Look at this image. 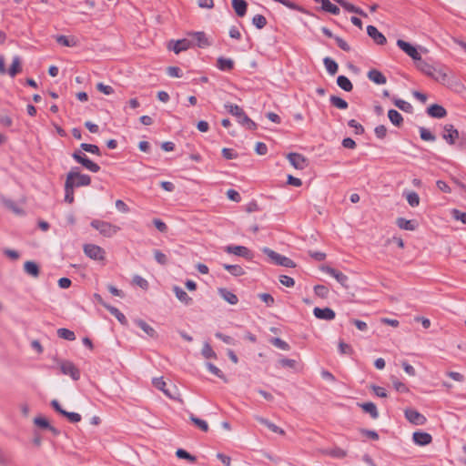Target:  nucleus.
Here are the masks:
<instances>
[{
  "label": "nucleus",
  "instance_id": "obj_1",
  "mask_svg": "<svg viewBox=\"0 0 466 466\" xmlns=\"http://www.w3.org/2000/svg\"><path fill=\"white\" fill-rule=\"evenodd\" d=\"M84 152L100 156V148L96 145L82 143L80 148L76 149L71 155L73 159L83 167L90 172L97 173L100 170L99 165L92 161Z\"/></svg>",
  "mask_w": 466,
  "mask_h": 466
},
{
  "label": "nucleus",
  "instance_id": "obj_2",
  "mask_svg": "<svg viewBox=\"0 0 466 466\" xmlns=\"http://www.w3.org/2000/svg\"><path fill=\"white\" fill-rule=\"evenodd\" d=\"M226 110L231 114L232 116H236L237 121L245 128L248 130H256L257 129V124L248 116V115L245 113L242 107H240L238 105L227 103L225 104Z\"/></svg>",
  "mask_w": 466,
  "mask_h": 466
},
{
  "label": "nucleus",
  "instance_id": "obj_3",
  "mask_svg": "<svg viewBox=\"0 0 466 466\" xmlns=\"http://www.w3.org/2000/svg\"><path fill=\"white\" fill-rule=\"evenodd\" d=\"M90 226L105 238H112L121 229L120 227L116 225L99 219H93Z\"/></svg>",
  "mask_w": 466,
  "mask_h": 466
},
{
  "label": "nucleus",
  "instance_id": "obj_4",
  "mask_svg": "<svg viewBox=\"0 0 466 466\" xmlns=\"http://www.w3.org/2000/svg\"><path fill=\"white\" fill-rule=\"evenodd\" d=\"M54 360L56 362L64 375L69 376L75 381L80 379V370L72 361L62 360L56 357L54 358Z\"/></svg>",
  "mask_w": 466,
  "mask_h": 466
},
{
  "label": "nucleus",
  "instance_id": "obj_5",
  "mask_svg": "<svg viewBox=\"0 0 466 466\" xmlns=\"http://www.w3.org/2000/svg\"><path fill=\"white\" fill-rule=\"evenodd\" d=\"M262 252L267 255L272 261L273 264L286 267V268H295V262L288 257H285L281 254L277 253L276 251L270 249L269 248H263Z\"/></svg>",
  "mask_w": 466,
  "mask_h": 466
},
{
  "label": "nucleus",
  "instance_id": "obj_6",
  "mask_svg": "<svg viewBox=\"0 0 466 466\" xmlns=\"http://www.w3.org/2000/svg\"><path fill=\"white\" fill-rule=\"evenodd\" d=\"M67 175H71L69 182L72 183L73 187H86L91 184V177L89 175L80 173L78 167H73Z\"/></svg>",
  "mask_w": 466,
  "mask_h": 466
},
{
  "label": "nucleus",
  "instance_id": "obj_7",
  "mask_svg": "<svg viewBox=\"0 0 466 466\" xmlns=\"http://www.w3.org/2000/svg\"><path fill=\"white\" fill-rule=\"evenodd\" d=\"M224 251L228 254H233L248 260H252L254 258L253 252L245 246L228 245L224 248Z\"/></svg>",
  "mask_w": 466,
  "mask_h": 466
},
{
  "label": "nucleus",
  "instance_id": "obj_8",
  "mask_svg": "<svg viewBox=\"0 0 466 466\" xmlns=\"http://www.w3.org/2000/svg\"><path fill=\"white\" fill-rule=\"evenodd\" d=\"M83 251L86 257L94 260H104L106 258L104 248L95 244H85Z\"/></svg>",
  "mask_w": 466,
  "mask_h": 466
},
{
  "label": "nucleus",
  "instance_id": "obj_9",
  "mask_svg": "<svg viewBox=\"0 0 466 466\" xmlns=\"http://www.w3.org/2000/svg\"><path fill=\"white\" fill-rule=\"evenodd\" d=\"M153 385L171 400H177V388L174 385L167 386L163 378H154L152 380Z\"/></svg>",
  "mask_w": 466,
  "mask_h": 466
},
{
  "label": "nucleus",
  "instance_id": "obj_10",
  "mask_svg": "<svg viewBox=\"0 0 466 466\" xmlns=\"http://www.w3.org/2000/svg\"><path fill=\"white\" fill-rule=\"evenodd\" d=\"M397 46L405 53L407 54L410 57H411L415 62L417 60H420V53L418 52L416 46H414L413 45H411L410 43L409 42H406L402 39H398L397 40Z\"/></svg>",
  "mask_w": 466,
  "mask_h": 466
},
{
  "label": "nucleus",
  "instance_id": "obj_11",
  "mask_svg": "<svg viewBox=\"0 0 466 466\" xmlns=\"http://www.w3.org/2000/svg\"><path fill=\"white\" fill-rule=\"evenodd\" d=\"M459 131L451 124H447L443 127L442 138L449 144L454 145L455 141L459 139Z\"/></svg>",
  "mask_w": 466,
  "mask_h": 466
},
{
  "label": "nucleus",
  "instance_id": "obj_12",
  "mask_svg": "<svg viewBox=\"0 0 466 466\" xmlns=\"http://www.w3.org/2000/svg\"><path fill=\"white\" fill-rule=\"evenodd\" d=\"M287 158L296 169L303 170L308 166L306 157L301 154L291 152L288 154Z\"/></svg>",
  "mask_w": 466,
  "mask_h": 466
},
{
  "label": "nucleus",
  "instance_id": "obj_13",
  "mask_svg": "<svg viewBox=\"0 0 466 466\" xmlns=\"http://www.w3.org/2000/svg\"><path fill=\"white\" fill-rule=\"evenodd\" d=\"M322 270L329 274V276L336 279V280L344 288H348V281L349 278L347 275L342 273L341 271H339L331 267L326 266L322 268Z\"/></svg>",
  "mask_w": 466,
  "mask_h": 466
},
{
  "label": "nucleus",
  "instance_id": "obj_14",
  "mask_svg": "<svg viewBox=\"0 0 466 466\" xmlns=\"http://www.w3.org/2000/svg\"><path fill=\"white\" fill-rule=\"evenodd\" d=\"M405 418L414 425H423L426 422L424 415L413 409L405 410Z\"/></svg>",
  "mask_w": 466,
  "mask_h": 466
},
{
  "label": "nucleus",
  "instance_id": "obj_15",
  "mask_svg": "<svg viewBox=\"0 0 466 466\" xmlns=\"http://www.w3.org/2000/svg\"><path fill=\"white\" fill-rule=\"evenodd\" d=\"M193 46L192 42L188 39L183 38L177 41H171L168 48L173 50L175 54H179L182 51L189 49Z\"/></svg>",
  "mask_w": 466,
  "mask_h": 466
},
{
  "label": "nucleus",
  "instance_id": "obj_16",
  "mask_svg": "<svg viewBox=\"0 0 466 466\" xmlns=\"http://www.w3.org/2000/svg\"><path fill=\"white\" fill-rule=\"evenodd\" d=\"M313 315L319 319L332 320L336 317L335 311L330 308H319L313 309Z\"/></svg>",
  "mask_w": 466,
  "mask_h": 466
},
{
  "label": "nucleus",
  "instance_id": "obj_17",
  "mask_svg": "<svg viewBox=\"0 0 466 466\" xmlns=\"http://www.w3.org/2000/svg\"><path fill=\"white\" fill-rule=\"evenodd\" d=\"M367 34L377 45L382 46L387 42L385 35L374 25L367 26Z\"/></svg>",
  "mask_w": 466,
  "mask_h": 466
},
{
  "label": "nucleus",
  "instance_id": "obj_18",
  "mask_svg": "<svg viewBox=\"0 0 466 466\" xmlns=\"http://www.w3.org/2000/svg\"><path fill=\"white\" fill-rule=\"evenodd\" d=\"M412 441L419 446H426L432 441V437L428 432L415 431L412 434Z\"/></svg>",
  "mask_w": 466,
  "mask_h": 466
},
{
  "label": "nucleus",
  "instance_id": "obj_19",
  "mask_svg": "<svg viewBox=\"0 0 466 466\" xmlns=\"http://www.w3.org/2000/svg\"><path fill=\"white\" fill-rule=\"evenodd\" d=\"M427 114L433 118H443L447 116V110L439 104H432L427 107Z\"/></svg>",
  "mask_w": 466,
  "mask_h": 466
},
{
  "label": "nucleus",
  "instance_id": "obj_20",
  "mask_svg": "<svg viewBox=\"0 0 466 466\" xmlns=\"http://www.w3.org/2000/svg\"><path fill=\"white\" fill-rule=\"evenodd\" d=\"M193 37V40L196 42V46L199 48H206L211 45L208 38L207 37L204 32H193L190 34Z\"/></svg>",
  "mask_w": 466,
  "mask_h": 466
},
{
  "label": "nucleus",
  "instance_id": "obj_21",
  "mask_svg": "<svg viewBox=\"0 0 466 466\" xmlns=\"http://www.w3.org/2000/svg\"><path fill=\"white\" fill-rule=\"evenodd\" d=\"M173 291L177 299L186 306H189L193 303L192 298L189 297L187 293L179 286H174Z\"/></svg>",
  "mask_w": 466,
  "mask_h": 466
},
{
  "label": "nucleus",
  "instance_id": "obj_22",
  "mask_svg": "<svg viewBox=\"0 0 466 466\" xmlns=\"http://www.w3.org/2000/svg\"><path fill=\"white\" fill-rule=\"evenodd\" d=\"M368 78L377 85H385L387 83L386 76L377 69H370L367 74Z\"/></svg>",
  "mask_w": 466,
  "mask_h": 466
},
{
  "label": "nucleus",
  "instance_id": "obj_23",
  "mask_svg": "<svg viewBox=\"0 0 466 466\" xmlns=\"http://www.w3.org/2000/svg\"><path fill=\"white\" fill-rule=\"evenodd\" d=\"M431 78L441 84L448 83L450 79L448 75V69L446 67H435V72H433Z\"/></svg>",
  "mask_w": 466,
  "mask_h": 466
},
{
  "label": "nucleus",
  "instance_id": "obj_24",
  "mask_svg": "<svg viewBox=\"0 0 466 466\" xmlns=\"http://www.w3.org/2000/svg\"><path fill=\"white\" fill-rule=\"evenodd\" d=\"M396 224L400 229L410 230V231L415 230L418 227V223L416 220H413V219L409 220L404 218H398L396 220Z\"/></svg>",
  "mask_w": 466,
  "mask_h": 466
},
{
  "label": "nucleus",
  "instance_id": "obj_25",
  "mask_svg": "<svg viewBox=\"0 0 466 466\" xmlns=\"http://www.w3.org/2000/svg\"><path fill=\"white\" fill-rule=\"evenodd\" d=\"M134 323L139 327L148 337L156 339L157 333L154 328L147 324L145 320L137 319L134 320Z\"/></svg>",
  "mask_w": 466,
  "mask_h": 466
},
{
  "label": "nucleus",
  "instance_id": "obj_26",
  "mask_svg": "<svg viewBox=\"0 0 466 466\" xmlns=\"http://www.w3.org/2000/svg\"><path fill=\"white\" fill-rule=\"evenodd\" d=\"M218 294L230 305H236L238 302L237 295L226 288L218 289Z\"/></svg>",
  "mask_w": 466,
  "mask_h": 466
},
{
  "label": "nucleus",
  "instance_id": "obj_27",
  "mask_svg": "<svg viewBox=\"0 0 466 466\" xmlns=\"http://www.w3.org/2000/svg\"><path fill=\"white\" fill-rule=\"evenodd\" d=\"M71 179V175H66V182H65V201L71 204L74 202V190L75 187H72V183L69 182Z\"/></svg>",
  "mask_w": 466,
  "mask_h": 466
},
{
  "label": "nucleus",
  "instance_id": "obj_28",
  "mask_svg": "<svg viewBox=\"0 0 466 466\" xmlns=\"http://www.w3.org/2000/svg\"><path fill=\"white\" fill-rule=\"evenodd\" d=\"M24 270L26 274H28L34 278H37L40 274L39 266L35 261H31V260L25 262Z\"/></svg>",
  "mask_w": 466,
  "mask_h": 466
},
{
  "label": "nucleus",
  "instance_id": "obj_29",
  "mask_svg": "<svg viewBox=\"0 0 466 466\" xmlns=\"http://www.w3.org/2000/svg\"><path fill=\"white\" fill-rule=\"evenodd\" d=\"M232 7L238 16L243 17L247 13L248 4L245 0H232Z\"/></svg>",
  "mask_w": 466,
  "mask_h": 466
},
{
  "label": "nucleus",
  "instance_id": "obj_30",
  "mask_svg": "<svg viewBox=\"0 0 466 466\" xmlns=\"http://www.w3.org/2000/svg\"><path fill=\"white\" fill-rule=\"evenodd\" d=\"M55 38H56V41L63 46L73 47L77 45V41L74 36H66L64 35H56Z\"/></svg>",
  "mask_w": 466,
  "mask_h": 466
},
{
  "label": "nucleus",
  "instance_id": "obj_31",
  "mask_svg": "<svg viewBox=\"0 0 466 466\" xmlns=\"http://www.w3.org/2000/svg\"><path fill=\"white\" fill-rule=\"evenodd\" d=\"M416 66L419 70H420L425 75L431 77L433 72H435V67L429 63L425 62L421 59V56L420 57V60L416 61Z\"/></svg>",
  "mask_w": 466,
  "mask_h": 466
},
{
  "label": "nucleus",
  "instance_id": "obj_32",
  "mask_svg": "<svg viewBox=\"0 0 466 466\" xmlns=\"http://www.w3.org/2000/svg\"><path fill=\"white\" fill-rule=\"evenodd\" d=\"M359 405L363 410V411L369 413L372 419L376 420L379 418L377 406L373 402H363Z\"/></svg>",
  "mask_w": 466,
  "mask_h": 466
},
{
  "label": "nucleus",
  "instance_id": "obj_33",
  "mask_svg": "<svg viewBox=\"0 0 466 466\" xmlns=\"http://www.w3.org/2000/svg\"><path fill=\"white\" fill-rule=\"evenodd\" d=\"M217 66L221 71H230L234 67V61L231 58L220 56L218 58Z\"/></svg>",
  "mask_w": 466,
  "mask_h": 466
},
{
  "label": "nucleus",
  "instance_id": "obj_34",
  "mask_svg": "<svg viewBox=\"0 0 466 466\" xmlns=\"http://www.w3.org/2000/svg\"><path fill=\"white\" fill-rule=\"evenodd\" d=\"M105 308L116 318V319L124 326L127 325V319L126 316L116 307L112 305H105Z\"/></svg>",
  "mask_w": 466,
  "mask_h": 466
},
{
  "label": "nucleus",
  "instance_id": "obj_35",
  "mask_svg": "<svg viewBox=\"0 0 466 466\" xmlns=\"http://www.w3.org/2000/svg\"><path fill=\"white\" fill-rule=\"evenodd\" d=\"M388 117L391 124L395 127H400L403 123V116L399 111L395 109H390L388 111Z\"/></svg>",
  "mask_w": 466,
  "mask_h": 466
},
{
  "label": "nucleus",
  "instance_id": "obj_36",
  "mask_svg": "<svg viewBox=\"0 0 466 466\" xmlns=\"http://www.w3.org/2000/svg\"><path fill=\"white\" fill-rule=\"evenodd\" d=\"M22 71L21 60L18 56L13 57L12 65L8 71H6L11 77H15L18 73Z\"/></svg>",
  "mask_w": 466,
  "mask_h": 466
},
{
  "label": "nucleus",
  "instance_id": "obj_37",
  "mask_svg": "<svg viewBox=\"0 0 466 466\" xmlns=\"http://www.w3.org/2000/svg\"><path fill=\"white\" fill-rule=\"evenodd\" d=\"M323 64L330 76H334L338 72L339 65L334 59L327 56L323 59Z\"/></svg>",
  "mask_w": 466,
  "mask_h": 466
},
{
  "label": "nucleus",
  "instance_id": "obj_38",
  "mask_svg": "<svg viewBox=\"0 0 466 466\" xmlns=\"http://www.w3.org/2000/svg\"><path fill=\"white\" fill-rule=\"evenodd\" d=\"M321 9L325 12L338 15L340 13V9L329 0H320Z\"/></svg>",
  "mask_w": 466,
  "mask_h": 466
},
{
  "label": "nucleus",
  "instance_id": "obj_39",
  "mask_svg": "<svg viewBox=\"0 0 466 466\" xmlns=\"http://www.w3.org/2000/svg\"><path fill=\"white\" fill-rule=\"evenodd\" d=\"M224 269L234 277H240L245 274L244 268L239 265L223 264Z\"/></svg>",
  "mask_w": 466,
  "mask_h": 466
},
{
  "label": "nucleus",
  "instance_id": "obj_40",
  "mask_svg": "<svg viewBox=\"0 0 466 466\" xmlns=\"http://www.w3.org/2000/svg\"><path fill=\"white\" fill-rule=\"evenodd\" d=\"M337 85L346 92H350L353 89L351 81L347 76L342 75L337 77Z\"/></svg>",
  "mask_w": 466,
  "mask_h": 466
},
{
  "label": "nucleus",
  "instance_id": "obj_41",
  "mask_svg": "<svg viewBox=\"0 0 466 466\" xmlns=\"http://www.w3.org/2000/svg\"><path fill=\"white\" fill-rule=\"evenodd\" d=\"M257 420L260 422L262 425L266 426L269 431L275 433L283 434L284 431L280 429L279 426L268 420V419L262 417H257Z\"/></svg>",
  "mask_w": 466,
  "mask_h": 466
},
{
  "label": "nucleus",
  "instance_id": "obj_42",
  "mask_svg": "<svg viewBox=\"0 0 466 466\" xmlns=\"http://www.w3.org/2000/svg\"><path fill=\"white\" fill-rule=\"evenodd\" d=\"M409 205L412 208L418 207L420 204V197L415 191L403 192Z\"/></svg>",
  "mask_w": 466,
  "mask_h": 466
},
{
  "label": "nucleus",
  "instance_id": "obj_43",
  "mask_svg": "<svg viewBox=\"0 0 466 466\" xmlns=\"http://www.w3.org/2000/svg\"><path fill=\"white\" fill-rule=\"evenodd\" d=\"M329 102L333 106L342 110L347 109L349 106V104L345 99L337 96H330Z\"/></svg>",
  "mask_w": 466,
  "mask_h": 466
},
{
  "label": "nucleus",
  "instance_id": "obj_44",
  "mask_svg": "<svg viewBox=\"0 0 466 466\" xmlns=\"http://www.w3.org/2000/svg\"><path fill=\"white\" fill-rule=\"evenodd\" d=\"M393 103L398 108H400V110H402L406 113L412 112V109H413L412 106L409 102H407L403 99L394 97Z\"/></svg>",
  "mask_w": 466,
  "mask_h": 466
},
{
  "label": "nucleus",
  "instance_id": "obj_45",
  "mask_svg": "<svg viewBox=\"0 0 466 466\" xmlns=\"http://www.w3.org/2000/svg\"><path fill=\"white\" fill-rule=\"evenodd\" d=\"M57 336L63 339L73 341L76 339L75 332L66 329V328H60L57 329Z\"/></svg>",
  "mask_w": 466,
  "mask_h": 466
},
{
  "label": "nucleus",
  "instance_id": "obj_46",
  "mask_svg": "<svg viewBox=\"0 0 466 466\" xmlns=\"http://www.w3.org/2000/svg\"><path fill=\"white\" fill-rule=\"evenodd\" d=\"M341 7H343L346 11H348L350 13H354V14L360 15L361 16H367V14L362 9H360L358 6H355L354 5H352L349 2L341 3Z\"/></svg>",
  "mask_w": 466,
  "mask_h": 466
},
{
  "label": "nucleus",
  "instance_id": "obj_47",
  "mask_svg": "<svg viewBox=\"0 0 466 466\" xmlns=\"http://www.w3.org/2000/svg\"><path fill=\"white\" fill-rule=\"evenodd\" d=\"M189 420L202 431L207 432L208 431V424L206 420L196 417L194 414H190Z\"/></svg>",
  "mask_w": 466,
  "mask_h": 466
},
{
  "label": "nucleus",
  "instance_id": "obj_48",
  "mask_svg": "<svg viewBox=\"0 0 466 466\" xmlns=\"http://www.w3.org/2000/svg\"><path fill=\"white\" fill-rule=\"evenodd\" d=\"M3 204L15 214L21 215L24 213L23 209L20 208L17 204L11 199L3 198Z\"/></svg>",
  "mask_w": 466,
  "mask_h": 466
},
{
  "label": "nucleus",
  "instance_id": "obj_49",
  "mask_svg": "<svg viewBox=\"0 0 466 466\" xmlns=\"http://www.w3.org/2000/svg\"><path fill=\"white\" fill-rule=\"evenodd\" d=\"M201 354L205 359H217V354L208 342L203 344Z\"/></svg>",
  "mask_w": 466,
  "mask_h": 466
},
{
  "label": "nucleus",
  "instance_id": "obj_50",
  "mask_svg": "<svg viewBox=\"0 0 466 466\" xmlns=\"http://www.w3.org/2000/svg\"><path fill=\"white\" fill-rule=\"evenodd\" d=\"M420 131V137L424 141H431L434 142L436 140V137L427 128L420 127L419 128Z\"/></svg>",
  "mask_w": 466,
  "mask_h": 466
},
{
  "label": "nucleus",
  "instance_id": "obj_51",
  "mask_svg": "<svg viewBox=\"0 0 466 466\" xmlns=\"http://www.w3.org/2000/svg\"><path fill=\"white\" fill-rule=\"evenodd\" d=\"M314 293L319 298L327 299L329 296V290L324 285H316V286H314Z\"/></svg>",
  "mask_w": 466,
  "mask_h": 466
},
{
  "label": "nucleus",
  "instance_id": "obj_52",
  "mask_svg": "<svg viewBox=\"0 0 466 466\" xmlns=\"http://www.w3.org/2000/svg\"><path fill=\"white\" fill-rule=\"evenodd\" d=\"M270 342L272 345H274L275 347H277L278 349H280L282 350H290V346L289 345V343H287L285 340H283L280 338H272L270 339Z\"/></svg>",
  "mask_w": 466,
  "mask_h": 466
},
{
  "label": "nucleus",
  "instance_id": "obj_53",
  "mask_svg": "<svg viewBox=\"0 0 466 466\" xmlns=\"http://www.w3.org/2000/svg\"><path fill=\"white\" fill-rule=\"evenodd\" d=\"M176 455L177 458L187 460L190 462H195L197 460L195 456L191 455L184 449H177L176 451Z\"/></svg>",
  "mask_w": 466,
  "mask_h": 466
},
{
  "label": "nucleus",
  "instance_id": "obj_54",
  "mask_svg": "<svg viewBox=\"0 0 466 466\" xmlns=\"http://www.w3.org/2000/svg\"><path fill=\"white\" fill-rule=\"evenodd\" d=\"M207 366V369L212 373L214 374L215 376H217L218 378L219 379H222L224 380V381H227V379L224 375V373L217 367L215 366L213 363L211 362H207L206 364Z\"/></svg>",
  "mask_w": 466,
  "mask_h": 466
},
{
  "label": "nucleus",
  "instance_id": "obj_55",
  "mask_svg": "<svg viewBox=\"0 0 466 466\" xmlns=\"http://www.w3.org/2000/svg\"><path fill=\"white\" fill-rule=\"evenodd\" d=\"M252 24L258 28L262 29L267 25V19L262 15H256L252 18Z\"/></svg>",
  "mask_w": 466,
  "mask_h": 466
},
{
  "label": "nucleus",
  "instance_id": "obj_56",
  "mask_svg": "<svg viewBox=\"0 0 466 466\" xmlns=\"http://www.w3.org/2000/svg\"><path fill=\"white\" fill-rule=\"evenodd\" d=\"M153 253H154V258H155L156 261H157L158 264H160V265H162V266H165V265H167V264L168 259H167V255H166V254H164L163 252H161V251H160V250H158V249H155V250L153 251Z\"/></svg>",
  "mask_w": 466,
  "mask_h": 466
},
{
  "label": "nucleus",
  "instance_id": "obj_57",
  "mask_svg": "<svg viewBox=\"0 0 466 466\" xmlns=\"http://www.w3.org/2000/svg\"><path fill=\"white\" fill-rule=\"evenodd\" d=\"M132 281L135 285L138 286L144 290H147L149 287L147 280L139 275H135Z\"/></svg>",
  "mask_w": 466,
  "mask_h": 466
},
{
  "label": "nucleus",
  "instance_id": "obj_58",
  "mask_svg": "<svg viewBox=\"0 0 466 466\" xmlns=\"http://www.w3.org/2000/svg\"><path fill=\"white\" fill-rule=\"evenodd\" d=\"M64 417H66L70 422L72 423H77L81 420V415L77 412H74V411H65L63 413Z\"/></svg>",
  "mask_w": 466,
  "mask_h": 466
},
{
  "label": "nucleus",
  "instance_id": "obj_59",
  "mask_svg": "<svg viewBox=\"0 0 466 466\" xmlns=\"http://www.w3.org/2000/svg\"><path fill=\"white\" fill-rule=\"evenodd\" d=\"M327 453L331 457L338 459H342L347 455V452L344 450L338 447L329 450Z\"/></svg>",
  "mask_w": 466,
  "mask_h": 466
},
{
  "label": "nucleus",
  "instance_id": "obj_60",
  "mask_svg": "<svg viewBox=\"0 0 466 466\" xmlns=\"http://www.w3.org/2000/svg\"><path fill=\"white\" fill-rule=\"evenodd\" d=\"M348 126L355 129L356 135H362L365 132L363 126L358 123L355 119L349 120Z\"/></svg>",
  "mask_w": 466,
  "mask_h": 466
},
{
  "label": "nucleus",
  "instance_id": "obj_61",
  "mask_svg": "<svg viewBox=\"0 0 466 466\" xmlns=\"http://www.w3.org/2000/svg\"><path fill=\"white\" fill-rule=\"evenodd\" d=\"M339 352L340 354H348L350 355L353 353V349L350 344L345 343L344 341L339 342Z\"/></svg>",
  "mask_w": 466,
  "mask_h": 466
},
{
  "label": "nucleus",
  "instance_id": "obj_62",
  "mask_svg": "<svg viewBox=\"0 0 466 466\" xmlns=\"http://www.w3.org/2000/svg\"><path fill=\"white\" fill-rule=\"evenodd\" d=\"M360 432L362 436H365L367 438H370L373 441H378L379 440V434L377 433V431H373V430H368V429H360Z\"/></svg>",
  "mask_w": 466,
  "mask_h": 466
},
{
  "label": "nucleus",
  "instance_id": "obj_63",
  "mask_svg": "<svg viewBox=\"0 0 466 466\" xmlns=\"http://www.w3.org/2000/svg\"><path fill=\"white\" fill-rule=\"evenodd\" d=\"M334 40L336 41L338 46L341 50H343L345 52H350L351 50L350 46L340 36L336 35Z\"/></svg>",
  "mask_w": 466,
  "mask_h": 466
},
{
  "label": "nucleus",
  "instance_id": "obj_64",
  "mask_svg": "<svg viewBox=\"0 0 466 466\" xmlns=\"http://www.w3.org/2000/svg\"><path fill=\"white\" fill-rule=\"evenodd\" d=\"M34 423L39 427V428H42V429H48V427H50V423L48 421L47 419L44 418V417H35L34 419Z\"/></svg>",
  "mask_w": 466,
  "mask_h": 466
}]
</instances>
